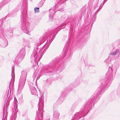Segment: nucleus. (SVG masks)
<instances>
[{
	"label": "nucleus",
	"mask_w": 120,
	"mask_h": 120,
	"mask_svg": "<svg viewBox=\"0 0 120 120\" xmlns=\"http://www.w3.org/2000/svg\"><path fill=\"white\" fill-rule=\"evenodd\" d=\"M15 111L16 112V114H17V112H18V109H17V108H16L15 109Z\"/></svg>",
	"instance_id": "nucleus-28"
},
{
	"label": "nucleus",
	"mask_w": 120,
	"mask_h": 120,
	"mask_svg": "<svg viewBox=\"0 0 120 120\" xmlns=\"http://www.w3.org/2000/svg\"><path fill=\"white\" fill-rule=\"evenodd\" d=\"M94 0H90V1L91 3H92Z\"/></svg>",
	"instance_id": "nucleus-31"
},
{
	"label": "nucleus",
	"mask_w": 120,
	"mask_h": 120,
	"mask_svg": "<svg viewBox=\"0 0 120 120\" xmlns=\"http://www.w3.org/2000/svg\"><path fill=\"white\" fill-rule=\"evenodd\" d=\"M21 73L22 75L19 79V82H25L27 73L26 72L23 71H22Z\"/></svg>",
	"instance_id": "nucleus-7"
},
{
	"label": "nucleus",
	"mask_w": 120,
	"mask_h": 120,
	"mask_svg": "<svg viewBox=\"0 0 120 120\" xmlns=\"http://www.w3.org/2000/svg\"><path fill=\"white\" fill-rule=\"evenodd\" d=\"M59 116V114L57 110H55L54 112L53 117L55 118L58 117Z\"/></svg>",
	"instance_id": "nucleus-13"
},
{
	"label": "nucleus",
	"mask_w": 120,
	"mask_h": 120,
	"mask_svg": "<svg viewBox=\"0 0 120 120\" xmlns=\"http://www.w3.org/2000/svg\"><path fill=\"white\" fill-rule=\"evenodd\" d=\"M25 83V82H19L18 89L19 90L21 91Z\"/></svg>",
	"instance_id": "nucleus-11"
},
{
	"label": "nucleus",
	"mask_w": 120,
	"mask_h": 120,
	"mask_svg": "<svg viewBox=\"0 0 120 120\" xmlns=\"http://www.w3.org/2000/svg\"><path fill=\"white\" fill-rule=\"evenodd\" d=\"M25 54V52L24 49H22L20 50L15 58V62L19 63L24 58Z\"/></svg>",
	"instance_id": "nucleus-4"
},
{
	"label": "nucleus",
	"mask_w": 120,
	"mask_h": 120,
	"mask_svg": "<svg viewBox=\"0 0 120 120\" xmlns=\"http://www.w3.org/2000/svg\"><path fill=\"white\" fill-rule=\"evenodd\" d=\"M102 88H100L99 87L97 89L96 91L95 92V94H97V95H98L101 93V91L102 90Z\"/></svg>",
	"instance_id": "nucleus-16"
},
{
	"label": "nucleus",
	"mask_w": 120,
	"mask_h": 120,
	"mask_svg": "<svg viewBox=\"0 0 120 120\" xmlns=\"http://www.w3.org/2000/svg\"><path fill=\"white\" fill-rule=\"evenodd\" d=\"M25 11H26H26H27V8H26V9H25Z\"/></svg>",
	"instance_id": "nucleus-35"
},
{
	"label": "nucleus",
	"mask_w": 120,
	"mask_h": 120,
	"mask_svg": "<svg viewBox=\"0 0 120 120\" xmlns=\"http://www.w3.org/2000/svg\"><path fill=\"white\" fill-rule=\"evenodd\" d=\"M38 49V48L35 49L33 50V53L31 56V58L32 59H34V60H35L37 57V56H36V54Z\"/></svg>",
	"instance_id": "nucleus-9"
},
{
	"label": "nucleus",
	"mask_w": 120,
	"mask_h": 120,
	"mask_svg": "<svg viewBox=\"0 0 120 120\" xmlns=\"http://www.w3.org/2000/svg\"><path fill=\"white\" fill-rule=\"evenodd\" d=\"M104 3H103L102 4H101L100 5V7H102V6L104 4Z\"/></svg>",
	"instance_id": "nucleus-30"
},
{
	"label": "nucleus",
	"mask_w": 120,
	"mask_h": 120,
	"mask_svg": "<svg viewBox=\"0 0 120 120\" xmlns=\"http://www.w3.org/2000/svg\"><path fill=\"white\" fill-rule=\"evenodd\" d=\"M64 27H65V26H64V27H61V26L60 27V28H61V29H63L64 28Z\"/></svg>",
	"instance_id": "nucleus-34"
},
{
	"label": "nucleus",
	"mask_w": 120,
	"mask_h": 120,
	"mask_svg": "<svg viewBox=\"0 0 120 120\" xmlns=\"http://www.w3.org/2000/svg\"><path fill=\"white\" fill-rule=\"evenodd\" d=\"M31 94L33 95H35L37 94V91L36 89L33 86L30 87Z\"/></svg>",
	"instance_id": "nucleus-10"
},
{
	"label": "nucleus",
	"mask_w": 120,
	"mask_h": 120,
	"mask_svg": "<svg viewBox=\"0 0 120 120\" xmlns=\"http://www.w3.org/2000/svg\"><path fill=\"white\" fill-rule=\"evenodd\" d=\"M45 39V38L43 37H41L39 39L40 41V43L41 44L42 43L44 42Z\"/></svg>",
	"instance_id": "nucleus-18"
},
{
	"label": "nucleus",
	"mask_w": 120,
	"mask_h": 120,
	"mask_svg": "<svg viewBox=\"0 0 120 120\" xmlns=\"http://www.w3.org/2000/svg\"><path fill=\"white\" fill-rule=\"evenodd\" d=\"M65 66V64L64 63H62L60 64L59 67V68H62V69H63L64 68Z\"/></svg>",
	"instance_id": "nucleus-20"
},
{
	"label": "nucleus",
	"mask_w": 120,
	"mask_h": 120,
	"mask_svg": "<svg viewBox=\"0 0 120 120\" xmlns=\"http://www.w3.org/2000/svg\"><path fill=\"white\" fill-rule=\"evenodd\" d=\"M22 21L21 24L20 26L21 30L24 33L30 35V34L29 33V27L26 25L27 21L26 19L24 18L22 19Z\"/></svg>",
	"instance_id": "nucleus-2"
},
{
	"label": "nucleus",
	"mask_w": 120,
	"mask_h": 120,
	"mask_svg": "<svg viewBox=\"0 0 120 120\" xmlns=\"http://www.w3.org/2000/svg\"><path fill=\"white\" fill-rule=\"evenodd\" d=\"M56 8H51L49 9V12L50 14L52 15H54L56 11Z\"/></svg>",
	"instance_id": "nucleus-12"
},
{
	"label": "nucleus",
	"mask_w": 120,
	"mask_h": 120,
	"mask_svg": "<svg viewBox=\"0 0 120 120\" xmlns=\"http://www.w3.org/2000/svg\"><path fill=\"white\" fill-rule=\"evenodd\" d=\"M119 50L118 49H117L114 52H113L111 53H110L109 54V57H111L112 55H117L119 52Z\"/></svg>",
	"instance_id": "nucleus-14"
},
{
	"label": "nucleus",
	"mask_w": 120,
	"mask_h": 120,
	"mask_svg": "<svg viewBox=\"0 0 120 120\" xmlns=\"http://www.w3.org/2000/svg\"><path fill=\"white\" fill-rule=\"evenodd\" d=\"M43 70L45 71L46 73H53V72H56V71L53 69L51 65H44L43 67Z\"/></svg>",
	"instance_id": "nucleus-6"
},
{
	"label": "nucleus",
	"mask_w": 120,
	"mask_h": 120,
	"mask_svg": "<svg viewBox=\"0 0 120 120\" xmlns=\"http://www.w3.org/2000/svg\"><path fill=\"white\" fill-rule=\"evenodd\" d=\"M45 0H41V1L38 4V6L40 7H41Z\"/></svg>",
	"instance_id": "nucleus-17"
},
{
	"label": "nucleus",
	"mask_w": 120,
	"mask_h": 120,
	"mask_svg": "<svg viewBox=\"0 0 120 120\" xmlns=\"http://www.w3.org/2000/svg\"><path fill=\"white\" fill-rule=\"evenodd\" d=\"M110 57H109L108 59H106L105 60V61L107 63L109 64L110 62V61L109 60V58H110Z\"/></svg>",
	"instance_id": "nucleus-22"
},
{
	"label": "nucleus",
	"mask_w": 120,
	"mask_h": 120,
	"mask_svg": "<svg viewBox=\"0 0 120 120\" xmlns=\"http://www.w3.org/2000/svg\"><path fill=\"white\" fill-rule=\"evenodd\" d=\"M39 77H38L37 78V79H36V80H37L39 78Z\"/></svg>",
	"instance_id": "nucleus-37"
},
{
	"label": "nucleus",
	"mask_w": 120,
	"mask_h": 120,
	"mask_svg": "<svg viewBox=\"0 0 120 120\" xmlns=\"http://www.w3.org/2000/svg\"><path fill=\"white\" fill-rule=\"evenodd\" d=\"M50 40L48 42V40L45 44L44 45L42 48V49H41L39 51V55H40V59L42 57V56L44 52V51L48 49L50 44L52 42V40H51L50 37L49 38Z\"/></svg>",
	"instance_id": "nucleus-3"
},
{
	"label": "nucleus",
	"mask_w": 120,
	"mask_h": 120,
	"mask_svg": "<svg viewBox=\"0 0 120 120\" xmlns=\"http://www.w3.org/2000/svg\"><path fill=\"white\" fill-rule=\"evenodd\" d=\"M8 45V43L7 40H6L5 42L2 45V46L3 47H5Z\"/></svg>",
	"instance_id": "nucleus-19"
},
{
	"label": "nucleus",
	"mask_w": 120,
	"mask_h": 120,
	"mask_svg": "<svg viewBox=\"0 0 120 120\" xmlns=\"http://www.w3.org/2000/svg\"><path fill=\"white\" fill-rule=\"evenodd\" d=\"M54 32H55L54 31H53L52 32V33H51V34H53L54 33Z\"/></svg>",
	"instance_id": "nucleus-33"
},
{
	"label": "nucleus",
	"mask_w": 120,
	"mask_h": 120,
	"mask_svg": "<svg viewBox=\"0 0 120 120\" xmlns=\"http://www.w3.org/2000/svg\"><path fill=\"white\" fill-rule=\"evenodd\" d=\"M93 98V97L92 96V97H91V98H92H92H93V99H92V101H91V102H93L94 101V99Z\"/></svg>",
	"instance_id": "nucleus-32"
},
{
	"label": "nucleus",
	"mask_w": 120,
	"mask_h": 120,
	"mask_svg": "<svg viewBox=\"0 0 120 120\" xmlns=\"http://www.w3.org/2000/svg\"><path fill=\"white\" fill-rule=\"evenodd\" d=\"M86 109L85 108L82 111H81L80 112L76 113L73 118L74 119H78L83 116H84L85 113L86 112Z\"/></svg>",
	"instance_id": "nucleus-5"
},
{
	"label": "nucleus",
	"mask_w": 120,
	"mask_h": 120,
	"mask_svg": "<svg viewBox=\"0 0 120 120\" xmlns=\"http://www.w3.org/2000/svg\"><path fill=\"white\" fill-rule=\"evenodd\" d=\"M14 120H15V119H14Z\"/></svg>",
	"instance_id": "nucleus-39"
},
{
	"label": "nucleus",
	"mask_w": 120,
	"mask_h": 120,
	"mask_svg": "<svg viewBox=\"0 0 120 120\" xmlns=\"http://www.w3.org/2000/svg\"><path fill=\"white\" fill-rule=\"evenodd\" d=\"M53 15H52L51 14H50V15H49V17L50 19L51 20H52L53 19Z\"/></svg>",
	"instance_id": "nucleus-24"
},
{
	"label": "nucleus",
	"mask_w": 120,
	"mask_h": 120,
	"mask_svg": "<svg viewBox=\"0 0 120 120\" xmlns=\"http://www.w3.org/2000/svg\"><path fill=\"white\" fill-rule=\"evenodd\" d=\"M66 52H64V53H61V56H62V58H64L65 56L66 55Z\"/></svg>",
	"instance_id": "nucleus-23"
},
{
	"label": "nucleus",
	"mask_w": 120,
	"mask_h": 120,
	"mask_svg": "<svg viewBox=\"0 0 120 120\" xmlns=\"http://www.w3.org/2000/svg\"><path fill=\"white\" fill-rule=\"evenodd\" d=\"M57 33V32L56 33V34H54L52 36V39H53L56 36V35Z\"/></svg>",
	"instance_id": "nucleus-27"
},
{
	"label": "nucleus",
	"mask_w": 120,
	"mask_h": 120,
	"mask_svg": "<svg viewBox=\"0 0 120 120\" xmlns=\"http://www.w3.org/2000/svg\"><path fill=\"white\" fill-rule=\"evenodd\" d=\"M26 3L27 1V0H25V1H24Z\"/></svg>",
	"instance_id": "nucleus-36"
},
{
	"label": "nucleus",
	"mask_w": 120,
	"mask_h": 120,
	"mask_svg": "<svg viewBox=\"0 0 120 120\" xmlns=\"http://www.w3.org/2000/svg\"><path fill=\"white\" fill-rule=\"evenodd\" d=\"M34 11L35 13L39 12V8H34Z\"/></svg>",
	"instance_id": "nucleus-21"
},
{
	"label": "nucleus",
	"mask_w": 120,
	"mask_h": 120,
	"mask_svg": "<svg viewBox=\"0 0 120 120\" xmlns=\"http://www.w3.org/2000/svg\"><path fill=\"white\" fill-rule=\"evenodd\" d=\"M66 95L65 93L64 92H63L61 94V96L63 97H64Z\"/></svg>",
	"instance_id": "nucleus-26"
},
{
	"label": "nucleus",
	"mask_w": 120,
	"mask_h": 120,
	"mask_svg": "<svg viewBox=\"0 0 120 120\" xmlns=\"http://www.w3.org/2000/svg\"><path fill=\"white\" fill-rule=\"evenodd\" d=\"M113 69L112 68L109 67V70L106 74L107 78L102 80H101V82L102 83L101 84L102 86H105L108 85L113 77L112 71Z\"/></svg>",
	"instance_id": "nucleus-1"
},
{
	"label": "nucleus",
	"mask_w": 120,
	"mask_h": 120,
	"mask_svg": "<svg viewBox=\"0 0 120 120\" xmlns=\"http://www.w3.org/2000/svg\"><path fill=\"white\" fill-rule=\"evenodd\" d=\"M100 8H99L97 10V11L95 12L94 14L95 15H96L98 12L101 9Z\"/></svg>",
	"instance_id": "nucleus-25"
},
{
	"label": "nucleus",
	"mask_w": 120,
	"mask_h": 120,
	"mask_svg": "<svg viewBox=\"0 0 120 120\" xmlns=\"http://www.w3.org/2000/svg\"><path fill=\"white\" fill-rule=\"evenodd\" d=\"M10 33H12V31H13L12 30V29H11L10 30Z\"/></svg>",
	"instance_id": "nucleus-29"
},
{
	"label": "nucleus",
	"mask_w": 120,
	"mask_h": 120,
	"mask_svg": "<svg viewBox=\"0 0 120 120\" xmlns=\"http://www.w3.org/2000/svg\"><path fill=\"white\" fill-rule=\"evenodd\" d=\"M59 11H62V10H61V9H60L59 10Z\"/></svg>",
	"instance_id": "nucleus-38"
},
{
	"label": "nucleus",
	"mask_w": 120,
	"mask_h": 120,
	"mask_svg": "<svg viewBox=\"0 0 120 120\" xmlns=\"http://www.w3.org/2000/svg\"><path fill=\"white\" fill-rule=\"evenodd\" d=\"M14 66H13L12 67L11 75L12 78H11V80L10 81V82L9 83V86H10L11 85V82H12V85H13L14 84V82L15 80V74L14 73Z\"/></svg>",
	"instance_id": "nucleus-8"
},
{
	"label": "nucleus",
	"mask_w": 120,
	"mask_h": 120,
	"mask_svg": "<svg viewBox=\"0 0 120 120\" xmlns=\"http://www.w3.org/2000/svg\"><path fill=\"white\" fill-rule=\"evenodd\" d=\"M8 0H4L0 3V7H2L9 2Z\"/></svg>",
	"instance_id": "nucleus-15"
}]
</instances>
